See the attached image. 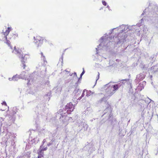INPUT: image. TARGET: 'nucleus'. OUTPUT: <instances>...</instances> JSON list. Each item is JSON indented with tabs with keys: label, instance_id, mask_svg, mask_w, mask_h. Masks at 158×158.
I'll return each mask as SVG.
<instances>
[{
	"label": "nucleus",
	"instance_id": "obj_1",
	"mask_svg": "<svg viewBox=\"0 0 158 158\" xmlns=\"http://www.w3.org/2000/svg\"><path fill=\"white\" fill-rule=\"evenodd\" d=\"M113 82H110L106 85V86L108 88L107 91L110 96H111L114 93L115 91L118 90V88L120 86L118 84L113 85Z\"/></svg>",
	"mask_w": 158,
	"mask_h": 158
},
{
	"label": "nucleus",
	"instance_id": "obj_2",
	"mask_svg": "<svg viewBox=\"0 0 158 158\" xmlns=\"http://www.w3.org/2000/svg\"><path fill=\"white\" fill-rule=\"evenodd\" d=\"M13 52L14 53L17 54L19 57L21 59V62L23 65V69H24L25 67L26 66L25 63V61H26L27 60V58L25 57V55L24 56H23V55L21 53V52L20 50L19 49L17 50L16 49L15 47L14 50L13 51Z\"/></svg>",
	"mask_w": 158,
	"mask_h": 158
},
{
	"label": "nucleus",
	"instance_id": "obj_3",
	"mask_svg": "<svg viewBox=\"0 0 158 158\" xmlns=\"http://www.w3.org/2000/svg\"><path fill=\"white\" fill-rule=\"evenodd\" d=\"M27 75H24L23 76H21V75H19L17 76V75H15L14 76L11 78L12 80L14 81H18L19 79L20 78H22L23 79H25V80L27 79L28 80V82H27V84H29V82L31 81H32L31 79L28 78L27 77H26L25 76Z\"/></svg>",
	"mask_w": 158,
	"mask_h": 158
},
{
	"label": "nucleus",
	"instance_id": "obj_4",
	"mask_svg": "<svg viewBox=\"0 0 158 158\" xmlns=\"http://www.w3.org/2000/svg\"><path fill=\"white\" fill-rule=\"evenodd\" d=\"M12 29L11 27H8L7 29L6 30L5 32L3 31V34L4 36L5 40H6V42H5L7 45L10 46V48L12 49V47L10 45V42L9 40H7V36L9 34L10 31Z\"/></svg>",
	"mask_w": 158,
	"mask_h": 158
},
{
	"label": "nucleus",
	"instance_id": "obj_5",
	"mask_svg": "<svg viewBox=\"0 0 158 158\" xmlns=\"http://www.w3.org/2000/svg\"><path fill=\"white\" fill-rule=\"evenodd\" d=\"M34 39L35 40L34 42L37 47H39L42 45L43 39L40 36H37L36 37H34Z\"/></svg>",
	"mask_w": 158,
	"mask_h": 158
},
{
	"label": "nucleus",
	"instance_id": "obj_6",
	"mask_svg": "<svg viewBox=\"0 0 158 158\" xmlns=\"http://www.w3.org/2000/svg\"><path fill=\"white\" fill-rule=\"evenodd\" d=\"M65 108L66 109H70V112L73 111L74 109L73 104L70 102L67 104L65 107Z\"/></svg>",
	"mask_w": 158,
	"mask_h": 158
},
{
	"label": "nucleus",
	"instance_id": "obj_7",
	"mask_svg": "<svg viewBox=\"0 0 158 158\" xmlns=\"http://www.w3.org/2000/svg\"><path fill=\"white\" fill-rule=\"evenodd\" d=\"M39 139L37 137H36L35 138H34L29 143L30 144H35L39 142Z\"/></svg>",
	"mask_w": 158,
	"mask_h": 158
},
{
	"label": "nucleus",
	"instance_id": "obj_8",
	"mask_svg": "<svg viewBox=\"0 0 158 158\" xmlns=\"http://www.w3.org/2000/svg\"><path fill=\"white\" fill-rule=\"evenodd\" d=\"M146 82L143 81L142 83H140L139 84L138 86L137 87V89L139 91H141L144 87V85L145 84Z\"/></svg>",
	"mask_w": 158,
	"mask_h": 158
},
{
	"label": "nucleus",
	"instance_id": "obj_9",
	"mask_svg": "<svg viewBox=\"0 0 158 158\" xmlns=\"http://www.w3.org/2000/svg\"><path fill=\"white\" fill-rule=\"evenodd\" d=\"M137 77L139 80H143L145 77V76L143 73H141L137 75Z\"/></svg>",
	"mask_w": 158,
	"mask_h": 158
},
{
	"label": "nucleus",
	"instance_id": "obj_10",
	"mask_svg": "<svg viewBox=\"0 0 158 158\" xmlns=\"http://www.w3.org/2000/svg\"><path fill=\"white\" fill-rule=\"evenodd\" d=\"M40 54L41 55V59L43 60L44 64H46L47 63V61L46 60L45 57L42 52H41Z\"/></svg>",
	"mask_w": 158,
	"mask_h": 158
},
{
	"label": "nucleus",
	"instance_id": "obj_11",
	"mask_svg": "<svg viewBox=\"0 0 158 158\" xmlns=\"http://www.w3.org/2000/svg\"><path fill=\"white\" fill-rule=\"evenodd\" d=\"M38 158L40 157L43 158V157H44V153L40 151V150L38 151Z\"/></svg>",
	"mask_w": 158,
	"mask_h": 158
},
{
	"label": "nucleus",
	"instance_id": "obj_12",
	"mask_svg": "<svg viewBox=\"0 0 158 158\" xmlns=\"http://www.w3.org/2000/svg\"><path fill=\"white\" fill-rule=\"evenodd\" d=\"M6 137L8 139L9 138H11L12 137V134L10 133L7 132L6 135Z\"/></svg>",
	"mask_w": 158,
	"mask_h": 158
},
{
	"label": "nucleus",
	"instance_id": "obj_13",
	"mask_svg": "<svg viewBox=\"0 0 158 158\" xmlns=\"http://www.w3.org/2000/svg\"><path fill=\"white\" fill-rule=\"evenodd\" d=\"M86 91V96L87 97H88L90 96L92 94L94 93V92H92L90 90H87Z\"/></svg>",
	"mask_w": 158,
	"mask_h": 158
},
{
	"label": "nucleus",
	"instance_id": "obj_14",
	"mask_svg": "<svg viewBox=\"0 0 158 158\" xmlns=\"http://www.w3.org/2000/svg\"><path fill=\"white\" fill-rule=\"evenodd\" d=\"M42 146H43L42 145H41V146H40V149H39V150L42 152L43 151L46 150L47 149V148H42L41 149V148L42 147Z\"/></svg>",
	"mask_w": 158,
	"mask_h": 158
},
{
	"label": "nucleus",
	"instance_id": "obj_15",
	"mask_svg": "<svg viewBox=\"0 0 158 158\" xmlns=\"http://www.w3.org/2000/svg\"><path fill=\"white\" fill-rule=\"evenodd\" d=\"M85 89H84V90H83V92L82 94V95H81V97H80L78 98V100H80V99L81 98H82V97H83L84 96V95H85L84 93H85Z\"/></svg>",
	"mask_w": 158,
	"mask_h": 158
},
{
	"label": "nucleus",
	"instance_id": "obj_16",
	"mask_svg": "<svg viewBox=\"0 0 158 158\" xmlns=\"http://www.w3.org/2000/svg\"><path fill=\"white\" fill-rule=\"evenodd\" d=\"M83 71L82 72V73H81V75H80V77H81V78L82 76L83 75V74L85 73V71L84 70V68H83Z\"/></svg>",
	"mask_w": 158,
	"mask_h": 158
},
{
	"label": "nucleus",
	"instance_id": "obj_17",
	"mask_svg": "<svg viewBox=\"0 0 158 158\" xmlns=\"http://www.w3.org/2000/svg\"><path fill=\"white\" fill-rule=\"evenodd\" d=\"M99 75H100V74H99V72L98 73V77H97V78L96 79V82H97V81L99 79Z\"/></svg>",
	"mask_w": 158,
	"mask_h": 158
},
{
	"label": "nucleus",
	"instance_id": "obj_18",
	"mask_svg": "<svg viewBox=\"0 0 158 158\" xmlns=\"http://www.w3.org/2000/svg\"><path fill=\"white\" fill-rule=\"evenodd\" d=\"M102 4L105 6H106V4H107L106 2L105 1H102Z\"/></svg>",
	"mask_w": 158,
	"mask_h": 158
},
{
	"label": "nucleus",
	"instance_id": "obj_19",
	"mask_svg": "<svg viewBox=\"0 0 158 158\" xmlns=\"http://www.w3.org/2000/svg\"><path fill=\"white\" fill-rule=\"evenodd\" d=\"M71 112L70 111V109H68L67 111V113L68 114H70Z\"/></svg>",
	"mask_w": 158,
	"mask_h": 158
},
{
	"label": "nucleus",
	"instance_id": "obj_20",
	"mask_svg": "<svg viewBox=\"0 0 158 158\" xmlns=\"http://www.w3.org/2000/svg\"><path fill=\"white\" fill-rule=\"evenodd\" d=\"M46 142V139H44L42 142V145Z\"/></svg>",
	"mask_w": 158,
	"mask_h": 158
},
{
	"label": "nucleus",
	"instance_id": "obj_21",
	"mask_svg": "<svg viewBox=\"0 0 158 158\" xmlns=\"http://www.w3.org/2000/svg\"><path fill=\"white\" fill-rule=\"evenodd\" d=\"M2 104L3 105L4 104L6 106V102H3L2 103Z\"/></svg>",
	"mask_w": 158,
	"mask_h": 158
},
{
	"label": "nucleus",
	"instance_id": "obj_22",
	"mask_svg": "<svg viewBox=\"0 0 158 158\" xmlns=\"http://www.w3.org/2000/svg\"><path fill=\"white\" fill-rule=\"evenodd\" d=\"M121 26H122V28H124L125 27V25H122Z\"/></svg>",
	"mask_w": 158,
	"mask_h": 158
},
{
	"label": "nucleus",
	"instance_id": "obj_23",
	"mask_svg": "<svg viewBox=\"0 0 158 158\" xmlns=\"http://www.w3.org/2000/svg\"><path fill=\"white\" fill-rule=\"evenodd\" d=\"M104 39V38H103V37H102L101 38V39L100 40H103Z\"/></svg>",
	"mask_w": 158,
	"mask_h": 158
},
{
	"label": "nucleus",
	"instance_id": "obj_24",
	"mask_svg": "<svg viewBox=\"0 0 158 158\" xmlns=\"http://www.w3.org/2000/svg\"><path fill=\"white\" fill-rule=\"evenodd\" d=\"M101 44H100L99 45H98V48H99V47L101 46Z\"/></svg>",
	"mask_w": 158,
	"mask_h": 158
},
{
	"label": "nucleus",
	"instance_id": "obj_25",
	"mask_svg": "<svg viewBox=\"0 0 158 158\" xmlns=\"http://www.w3.org/2000/svg\"><path fill=\"white\" fill-rule=\"evenodd\" d=\"M11 78H9V80H10V81H12L13 80H12L11 79Z\"/></svg>",
	"mask_w": 158,
	"mask_h": 158
},
{
	"label": "nucleus",
	"instance_id": "obj_26",
	"mask_svg": "<svg viewBox=\"0 0 158 158\" xmlns=\"http://www.w3.org/2000/svg\"><path fill=\"white\" fill-rule=\"evenodd\" d=\"M81 77H80L79 79V80L80 79H81Z\"/></svg>",
	"mask_w": 158,
	"mask_h": 158
},
{
	"label": "nucleus",
	"instance_id": "obj_27",
	"mask_svg": "<svg viewBox=\"0 0 158 158\" xmlns=\"http://www.w3.org/2000/svg\"><path fill=\"white\" fill-rule=\"evenodd\" d=\"M24 72H23V73H22V74H24Z\"/></svg>",
	"mask_w": 158,
	"mask_h": 158
},
{
	"label": "nucleus",
	"instance_id": "obj_28",
	"mask_svg": "<svg viewBox=\"0 0 158 158\" xmlns=\"http://www.w3.org/2000/svg\"><path fill=\"white\" fill-rule=\"evenodd\" d=\"M50 145V144H48V146H49Z\"/></svg>",
	"mask_w": 158,
	"mask_h": 158
},
{
	"label": "nucleus",
	"instance_id": "obj_29",
	"mask_svg": "<svg viewBox=\"0 0 158 158\" xmlns=\"http://www.w3.org/2000/svg\"><path fill=\"white\" fill-rule=\"evenodd\" d=\"M97 49H98V48H96V49L97 51V50H98Z\"/></svg>",
	"mask_w": 158,
	"mask_h": 158
},
{
	"label": "nucleus",
	"instance_id": "obj_30",
	"mask_svg": "<svg viewBox=\"0 0 158 158\" xmlns=\"http://www.w3.org/2000/svg\"><path fill=\"white\" fill-rule=\"evenodd\" d=\"M116 60L117 61H118V59H116Z\"/></svg>",
	"mask_w": 158,
	"mask_h": 158
},
{
	"label": "nucleus",
	"instance_id": "obj_31",
	"mask_svg": "<svg viewBox=\"0 0 158 158\" xmlns=\"http://www.w3.org/2000/svg\"><path fill=\"white\" fill-rule=\"evenodd\" d=\"M75 74H76V73H75Z\"/></svg>",
	"mask_w": 158,
	"mask_h": 158
},
{
	"label": "nucleus",
	"instance_id": "obj_32",
	"mask_svg": "<svg viewBox=\"0 0 158 158\" xmlns=\"http://www.w3.org/2000/svg\"><path fill=\"white\" fill-rule=\"evenodd\" d=\"M108 8L109 7V6H107Z\"/></svg>",
	"mask_w": 158,
	"mask_h": 158
},
{
	"label": "nucleus",
	"instance_id": "obj_33",
	"mask_svg": "<svg viewBox=\"0 0 158 158\" xmlns=\"http://www.w3.org/2000/svg\"><path fill=\"white\" fill-rule=\"evenodd\" d=\"M41 158L40 157V158ZM43 158H44V157H43Z\"/></svg>",
	"mask_w": 158,
	"mask_h": 158
}]
</instances>
